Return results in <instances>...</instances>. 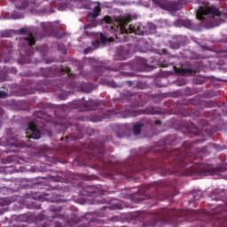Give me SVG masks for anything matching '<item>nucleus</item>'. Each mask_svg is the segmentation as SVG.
<instances>
[{
    "label": "nucleus",
    "instance_id": "1",
    "mask_svg": "<svg viewBox=\"0 0 227 227\" xmlns=\"http://www.w3.org/2000/svg\"><path fill=\"white\" fill-rule=\"evenodd\" d=\"M176 143H180L179 138L167 137L154 148H140L136 158H129L124 163L119 165V180H121V176L130 178L134 173L146 169L158 171L161 176L173 175L178 171H182L180 175L183 176H191V175L214 176L221 173L219 168H213L205 163H194L189 167L196 157L191 153L192 143L186 141L180 149L173 147Z\"/></svg>",
    "mask_w": 227,
    "mask_h": 227
},
{
    "label": "nucleus",
    "instance_id": "2",
    "mask_svg": "<svg viewBox=\"0 0 227 227\" xmlns=\"http://www.w3.org/2000/svg\"><path fill=\"white\" fill-rule=\"evenodd\" d=\"M197 211L192 209H168L163 208L158 214L152 213L148 215V218L151 221L148 223H144V227L151 226L154 227L160 223L161 224H178L184 220H180V217H186L187 219H196Z\"/></svg>",
    "mask_w": 227,
    "mask_h": 227
},
{
    "label": "nucleus",
    "instance_id": "3",
    "mask_svg": "<svg viewBox=\"0 0 227 227\" xmlns=\"http://www.w3.org/2000/svg\"><path fill=\"white\" fill-rule=\"evenodd\" d=\"M166 187V183L162 181L151 183L149 184L142 185L138 191L135 193H132L129 196V200L133 203H141L145 200H160L159 189Z\"/></svg>",
    "mask_w": 227,
    "mask_h": 227
},
{
    "label": "nucleus",
    "instance_id": "4",
    "mask_svg": "<svg viewBox=\"0 0 227 227\" xmlns=\"http://www.w3.org/2000/svg\"><path fill=\"white\" fill-rule=\"evenodd\" d=\"M221 15H223V12L214 6H200L196 12V19L200 20L201 25L207 29H212V27L219 26V24H221V20L215 17H221Z\"/></svg>",
    "mask_w": 227,
    "mask_h": 227
},
{
    "label": "nucleus",
    "instance_id": "5",
    "mask_svg": "<svg viewBox=\"0 0 227 227\" xmlns=\"http://www.w3.org/2000/svg\"><path fill=\"white\" fill-rule=\"evenodd\" d=\"M146 67V60L143 58H137L129 64L119 63L117 67L109 68L102 66H98L96 68L98 75H103L106 70H112V72H121V75L127 77H132L133 74L129 72H122L121 70H135V72H143V69Z\"/></svg>",
    "mask_w": 227,
    "mask_h": 227
},
{
    "label": "nucleus",
    "instance_id": "6",
    "mask_svg": "<svg viewBox=\"0 0 227 227\" xmlns=\"http://www.w3.org/2000/svg\"><path fill=\"white\" fill-rule=\"evenodd\" d=\"M105 192H107L106 190H102V186H85L80 192L82 196L91 197L90 205H106V199L102 198Z\"/></svg>",
    "mask_w": 227,
    "mask_h": 227
},
{
    "label": "nucleus",
    "instance_id": "7",
    "mask_svg": "<svg viewBox=\"0 0 227 227\" xmlns=\"http://www.w3.org/2000/svg\"><path fill=\"white\" fill-rule=\"evenodd\" d=\"M132 21V18L130 16L122 17L118 19L117 29L119 30L118 34L115 35L117 42H125L127 39L125 35H129V33H135L137 35V28L136 27H132V25L129 24Z\"/></svg>",
    "mask_w": 227,
    "mask_h": 227
},
{
    "label": "nucleus",
    "instance_id": "8",
    "mask_svg": "<svg viewBox=\"0 0 227 227\" xmlns=\"http://www.w3.org/2000/svg\"><path fill=\"white\" fill-rule=\"evenodd\" d=\"M42 32L34 30L33 33L36 38H45L47 35H54V38L61 40L65 36V33L59 31V28L51 22H41L40 24Z\"/></svg>",
    "mask_w": 227,
    "mask_h": 227
},
{
    "label": "nucleus",
    "instance_id": "9",
    "mask_svg": "<svg viewBox=\"0 0 227 227\" xmlns=\"http://www.w3.org/2000/svg\"><path fill=\"white\" fill-rule=\"evenodd\" d=\"M40 75H42V77H61V75H67L68 81H70V78L74 77V74H72V69H70V67L42 68L40 71Z\"/></svg>",
    "mask_w": 227,
    "mask_h": 227
},
{
    "label": "nucleus",
    "instance_id": "10",
    "mask_svg": "<svg viewBox=\"0 0 227 227\" xmlns=\"http://www.w3.org/2000/svg\"><path fill=\"white\" fill-rule=\"evenodd\" d=\"M50 212L53 214V219H60V221L66 223L67 226H73L74 224H77V223H79V218H77V216L72 215L71 217H69L67 215L61 214V207H56L51 206L50 207Z\"/></svg>",
    "mask_w": 227,
    "mask_h": 227
},
{
    "label": "nucleus",
    "instance_id": "11",
    "mask_svg": "<svg viewBox=\"0 0 227 227\" xmlns=\"http://www.w3.org/2000/svg\"><path fill=\"white\" fill-rule=\"evenodd\" d=\"M192 128H188L189 134H194V136H201L205 132L207 136H210L212 132H215V129H211L209 130L208 121L202 120L200 122V127H202V130H200L198 128L194 127V124L191 125Z\"/></svg>",
    "mask_w": 227,
    "mask_h": 227
},
{
    "label": "nucleus",
    "instance_id": "12",
    "mask_svg": "<svg viewBox=\"0 0 227 227\" xmlns=\"http://www.w3.org/2000/svg\"><path fill=\"white\" fill-rule=\"evenodd\" d=\"M139 114H159V111L153 108H147L144 110H126L122 112V118H136Z\"/></svg>",
    "mask_w": 227,
    "mask_h": 227
},
{
    "label": "nucleus",
    "instance_id": "13",
    "mask_svg": "<svg viewBox=\"0 0 227 227\" xmlns=\"http://www.w3.org/2000/svg\"><path fill=\"white\" fill-rule=\"evenodd\" d=\"M24 45L21 46V49H25V54L26 56H33L35 54V50H33V45L36 43V39L35 38V35L33 33H29L28 36L25 37L23 39Z\"/></svg>",
    "mask_w": 227,
    "mask_h": 227
},
{
    "label": "nucleus",
    "instance_id": "14",
    "mask_svg": "<svg viewBox=\"0 0 227 227\" xmlns=\"http://www.w3.org/2000/svg\"><path fill=\"white\" fill-rule=\"evenodd\" d=\"M67 86L71 88V90H77L79 88L83 93H91L93 91V85L91 83L70 82V83H67Z\"/></svg>",
    "mask_w": 227,
    "mask_h": 227
},
{
    "label": "nucleus",
    "instance_id": "15",
    "mask_svg": "<svg viewBox=\"0 0 227 227\" xmlns=\"http://www.w3.org/2000/svg\"><path fill=\"white\" fill-rule=\"evenodd\" d=\"M61 1L62 3H82L84 0H59ZM29 4H38V0H30V2L27 1H23L21 3V5L16 4V8L18 10H25V8H27Z\"/></svg>",
    "mask_w": 227,
    "mask_h": 227
},
{
    "label": "nucleus",
    "instance_id": "16",
    "mask_svg": "<svg viewBox=\"0 0 227 227\" xmlns=\"http://www.w3.org/2000/svg\"><path fill=\"white\" fill-rule=\"evenodd\" d=\"M75 109H79V111H93L96 107H99L98 103L97 101L90 99L86 103L82 104L83 109L81 108L79 103H74Z\"/></svg>",
    "mask_w": 227,
    "mask_h": 227
},
{
    "label": "nucleus",
    "instance_id": "17",
    "mask_svg": "<svg viewBox=\"0 0 227 227\" xmlns=\"http://www.w3.org/2000/svg\"><path fill=\"white\" fill-rule=\"evenodd\" d=\"M29 130L31 134L27 137L28 139H40L42 137V133L38 130V128L35 122L31 121L28 124L27 131Z\"/></svg>",
    "mask_w": 227,
    "mask_h": 227
},
{
    "label": "nucleus",
    "instance_id": "18",
    "mask_svg": "<svg viewBox=\"0 0 227 227\" xmlns=\"http://www.w3.org/2000/svg\"><path fill=\"white\" fill-rule=\"evenodd\" d=\"M111 118V112L105 113L104 111L98 112V114L95 113L91 117L90 121H92L94 123H97V121H102V120H107Z\"/></svg>",
    "mask_w": 227,
    "mask_h": 227
},
{
    "label": "nucleus",
    "instance_id": "19",
    "mask_svg": "<svg viewBox=\"0 0 227 227\" xmlns=\"http://www.w3.org/2000/svg\"><path fill=\"white\" fill-rule=\"evenodd\" d=\"M130 56V46L126 45V46H121L117 50V57L118 59H127Z\"/></svg>",
    "mask_w": 227,
    "mask_h": 227
},
{
    "label": "nucleus",
    "instance_id": "20",
    "mask_svg": "<svg viewBox=\"0 0 227 227\" xmlns=\"http://www.w3.org/2000/svg\"><path fill=\"white\" fill-rule=\"evenodd\" d=\"M174 70L177 75H191L192 74H196V71L192 68H182L175 67Z\"/></svg>",
    "mask_w": 227,
    "mask_h": 227
},
{
    "label": "nucleus",
    "instance_id": "21",
    "mask_svg": "<svg viewBox=\"0 0 227 227\" xmlns=\"http://www.w3.org/2000/svg\"><path fill=\"white\" fill-rule=\"evenodd\" d=\"M43 200H46V201H50L51 203H61L63 201L61 197L56 193L46 194Z\"/></svg>",
    "mask_w": 227,
    "mask_h": 227
},
{
    "label": "nucleus",
    "instance_id": "22",
    "mask_svg": "<svg viewBox=\"0 0 227 227\" xmlns=\"http://www.w3.org/2000/svg\"><path fill=\"white\" fill-rule=\"evenodd\" d=\"M40 201H42V197H39L38 200H34L30 203L27 204V208H29L30 210H40V208H42Z\"/></svg>",
    "mask_w": 227,
    "mask_h": 227
},
{
    "label": "nucleus",
    "instance_id": "23",
    "mask_svg": "<svg viewBox=\"0 0 227 227\" xmlns=\"http://www.w3.org/2000/svg\"><path fill=\"white\" fill-rule=\"evenodd\" d=\"M115 134L119 139H121L122 137H125L127 134H129V129H127V126L121 125L119 126V129L115 131Z\"/></svg>",
    "mask_w": 227,
    "mask_h": 227
},
{
    "label": "nucleus",
    "instance_id": "24",
    "mask_svg": "<svg viewBox=\"0 0 227 227\" xmlns=\"http://www.w3.org/2000/svg\"><path fill=\"white\" fill-rule=\"evenodd\" d=\"M33 219V215L31 214H24L20 215L16 217V220L20 223H31V220Z\"/></svg>",
    "mask_w": 227,
    "mask_h": 227
},
{
    "label": "nucleus",
    "instance_id": "25",
    "mask_svg": "<svg viewBox=\"0 0 227 227\" xmlns=\"http://www.w3.org/2000/svg\"><path fill=\"white\" fill-rule=\"evenodd\" d=\"M144 127H145V123L143 121L135 123L133 125V134L135 136H139V134H141V130Z\"/></svg>",
    "mask_w": 227,
    "mask_h": 227
},
{
    "label": "nucleus",
    "instance_id": "26",
    "mask_svg": "<svg viewBox=\"0 0 227 227\" xmlns=\"http://www.w3.org/2000/svg\"><path fill=\"white\" fill-rule=\"evenodd\" d=\"M180 26L186 27L187 29H194V23L191 20H180L179 21Z\"/></svg>",
    "mask_w": 227,
    "mask_h": 227
},
{
    "label": "nucleus",
    "instance_id": "27",
    "mask_svg": "<svg viewBox=\"0 0 227 227\" xmlns=\"http://www.w3.org/2000/svg\"><path fill=\"white\" fill-rule=\"evenodd\" d=\"M106 208H109V210H121L123 209V205L120 203L113 204L112 206H104L101 210H106Z\"/></svg>",
    "mask_w": 227,
    "mask_h": 227
},
{
    "label": "nucleus",
    "instance_id": "28",
    "mask_svg": "<svg viewBox=\"0 0 227 227\" xmlns=\"http://www.w3.org/2000/svg\"><path fill=\"white\" fill-rule=\"evenodd\" d=\"M102 12V9H100L99 5H96L92 11V12H90L89 15L92 17V19H97L100 15V12Z\"/></svg>",
    "mask_w": 227,
    "mask_h": 227
},
{
    "label": "nucleus",
    "instance_id": "29",
    "mask_svg": "<svg viewBox=\"0 0 227 227\" xmlns=\"http://www.w3.org/2000/svg\"><path fill=\"white\" fill-rule=\"evenodd\" d=\"M76 178H78L79 180L90 181V180H95V176H86V175L79 174Z\"/></svg>",
    "mask_w": 227,
    "mask_h": 227
},
{
    "label": "nucleus",
    "instance_id": "30",
    "mask_svg": "<svg viewBox=\"0 0 227 227\" xmlns=\"http://www.w3.org/2000/svg\"><path fill=\"white\" fill-rule=\"evenodd\" d=\"M12 203V199L10 198H1L0 199V207H8Z\"/></svg>",
    "mask_w": 227,
    "mask_h": 227
},
{
    "label": "nucleus",
    "instance_id": "31",
    "mask_svg": "<svg viewBox=\"0 0 227 227\" xmlns=\"http://www.w3.org/2000/svg\"><path fill=\"white\" fill-rule=\"evenodd\" d=\"M93 215H98V213L93 212V213H86L85 219L89 221V223H93L95 219L93 218Z\"/></svg>",
    "mask_w": 227,
    "mask_h": 227
},
{
    "label": "nucleus",
    "instance_id": "32",
    "mask_svg": "<svg viewBox=\"0 0 227 227\" xmlns=\"http://www.w3.org/2000/svg\"><path fill=\"white\" fill-rule=\"evenodd\" d=\"M203 107H215V103L212 101H200Z\"/></svg>",
    "mask_w": 227,
    "mask_h": 227
},
{
    "label": "nucleus",
    "instance_id": "33",
    "mask_svg": "<svg viewBox=\"0 0 227 227\" xmlns=\"http://www.w3.org/2000/svg\"><path fill=\"white\" fill-rule=\"evenodd\" d=\"M203 198V192L201 191L193 192V200L194 201L198 200H201Z\"/></svg>",
    "mask_w": 227,
    "mask_h": 227
},
{
    "label": "nucleus",
    "instance_id": "34",
    "mask_svg": "<svg viewBox=\"0 0 227 227\" xmlns=\"http://www.w3.org/2000/svg\"><path fill=\"white\" fill-rule=\"evenodd\" d=\"M23 17H24V15H22V13H19L18 12H13L12 13V18L14 20L22 19Z\"/></svg>",
    "mask_w": 227,
    "mask_h": 227
},
{
    "label": "nucleus",
    "instance_id": "35",
    "mask_svg": "<svg viewBox=\"0 0 227 227\" xmlns=\"http://www.w3.org/2000/svg\"><path fill=\"white\" fill-rule=\"evenodd\" d=\"M109 88H121V85L117 84L114 81H110L107 82Z\"/></svg>",
    "mask_w": 227,
    "mask_h": 227
},
{
    "label": "nucleus",
    "instance_id": "36",
    "mask_svg": "<svg viewBox=\"0 0 227 227\" xmlns=\"http://www.w3.org/2000/svg\"><path fill=\"white\" fill-rule=\"evenodd\" d=\"M108 221H111L112 223H119V221H121V217L115 215L108 218Z\"/></svg>",
    "mask_w": 227,
    "mask_h": 227
},
{
    "label": "nucleus",
    "instance_id": "37",
    "mask_svg": "<svg viewBox=\"0 0 227 227\" xmlns=\"http://www.w3.org/2000/svg\"><path fill=\"white\" fill-rule=\"evenodd\" d=\"M1 47H4L5 49H12V47H13V44H12V43H2Z\"/></svg>",
    "mask_w": 227,
    "mask_h": 227
},
{
    "label": "nucleus",
    "instance_id": "38",
    "mask_svg": "<svg viewBox=\"0 0 227 227\" xmlns=\"http://www.w3.org/2000/svg\"><path fill=\"white\" fill-rule=\"evenodd\" d=\"M100 41L102 43H107V36H106L104 34H100Z\"/></svg>",
    "mask_w": 227,
    "mask_h": 227
},
{
    "label": "nucleus",
    "instance_id": "39",
    "mask_svg": "<svg viewBox=\"0 0 227 227\" xmlns=\"http://www.w3.org/2000/svg\"><path fill=\"white\" fill-rule=\"evenodd\" d=\"M92 45L94 46V49H98L100 47V41H93Z\"/></svg>",
    "mask_w": 227,
    "mask_h": 227
},
{
    "label": "nucleus",
    "instance_id": "40",
    "mask_svg": "<svg viewBox=\"0 0 227 227\" xmlns=\"http://www.w3.org/2000/svg\"><path fill=\"white\" fill-rule=\"evenodd\" d=\"M170 47L171 49H180V44L176 43H171Z\"/></svg>",
    "mask_w": 227,
    "mask_h": 227
},
{
    "label": "nucleus",
    "instance_id": "41",
    "mask_svg": "<svg viewBox=\"0 0 227 227\" xmlns=\"http://www.w3.org/2000/svg\"><path fill=\"white\" fill-rule=\"evenodd\" d=\"M8 97V93L4 90H0V98H6Z\"/></svg>",
    "mask_w": 227,
    "mask_h": 227
},
{
    "label": "nucleus",
    "instance_id": "42",
    "mask_svg": "<svg viewBox=\"0 0 227 227\" xmlns=\"http://www.w3.org/2000/svg\"><path fill=\"white\" fill-rule=\"evenodd\" d=\"M105 21L106 22V24H111V22H113V20L110 18V16H106Z\"/></svg>",
    "mask_w": 227,
    "mask_h": 227
},
{
    "label": "nucleus",
    "instance_id": "43",
    "mask_svg": "<svg viewBox=\"0 0 227 227\" xmlns=\"http://www.w3.org/2000/svg\"><path fill=\"white\" fill-rule=\"evenodd\" d=\"M26 33H27V29L26 28H20L19 30V35H26Z\"/></svg>",
    "mask_w": 227,
    "mask_h": 227
},
{
    "label": "nucleus",
    "instance_id": "44",
    "mask_svg": "<svg viewBox=\"0 0 227 227\" xmlns=\"http://www.w3.org/2000/svg\"><path fill=\"white\" fill-rule=\"evenodd\" d=\"M92 51H93V48L89 47V48H86L83 52L84 54H90V52H91Z\"/></svg>",
    "mask_w": 227,
    "mask_h": 227
},
{
    "label": "nucleus",
    "instance_id": "45",
    "mask_svg": "<svg viewBox=\"0 0 227 227\" xmlns=\"http://www.w3.org/2000/svg\"><path fill=\"white\" fill-rule=\"evenodd\" d=\"M213 148L216 150V152H221V150H223L222 148H219V146L215 144L212 145Z\"/></svg>",
    "mask_w": 227,
    "mask_h": 227
},
{
    "label": "nucleus",
    "instance_id": "46",
    "mask_svg": "<svg viewBox=\"0 0 227 227\" xmlns=\"http://www.w3.org/2000/svg\"><path fill=\"white\" fill-rule=\"evenodd\" d=\"M2 36H3L4 38H8V36H10V33L5 32V33H4V34L2 35Z\"/></svg>",
    "mask_w": 227,
    "mask_h": 227
},
{
    "label": "nucleus",
    "instance_id": "47",
    "mask_svg": "<svg viewBox=\"0 0 227 227\" xmlns=\"http://www.w3.org/2000/svg\"><path fill=\"white\" fill-rule=\"evenodd\" d=\"M127 82V84L130 87V88H132V86H134V82H130V81H129V82Z\"/></svg>",
    "mask_w": 227,
    "mask_h": 227
},
{
    "label": "nucleus",
    "instance_id": "48",
    "mask_svg": "<svg viewBox=\"0 0 227 227\" xmlns=\"http://www.w3.org/2000/svg\"><path fill=\"white\" fill-rule=\"evenodd\" d=\"M155 125H160L162 123V121H160V120H156L154 121Z\"/></svg>",
    "mask_w": 227,
    "mask_h": 227
},
{
    "label": "nucleus",
    "instance_id": "49",
    "mask_svg": "<svg viewBox=\"0 0 227 227\" xmlns=\"http://www.w3.org/2000/svg\"><path fill=\"white\" fill-rule=\"evenodd\" d=\"M183 116H189V114L187 112L182 113L181 114Z\"/></svg>",
    "mask_w": 227,
    "mask_h": 227
},
{
    "label": "nucleus",
    "instance_id": "50",
    "mask_svg": "<svg viewBox=\"0 0 227 227\" xmlns=\"http://www.w3.org/2000/svg\"><path fill=\"white\" fill-rule=\"evenodd\" d=\"M162 53L163 54H167L168 53V51L166 49H162Z\"/></svg>",
    "mask_w": 227,
    "mask_h": 227
},
{
    "label": "nucleus",
    "instance_id": "51",
    "mask_svg": "<svg viewBox=\"0 0 227 227\" xmlns=\"http://www.w3.org/2000/svg\"><path fill=\"white\" fill-rule=\"evenodd\" d=\"M55 227H61V224L60 223H56Z\"/></svg>",
    "mask_w": 227,
    "mask_h": 227
},
{
    "label": "nucleus",
    "instance_id": "52",
    "mask_svg": "<svg viewBox=\"0 0 227 227\" xmlns=\"http://www.w3.org/2000/svg\"><path fill=\"white\" fill-rule=\"evenodd\" d=\"M4 212L2 210H0V215H3Z\"/></svg>",
    "mask_w": 227,
    "mask_h": 227
},
{
    "label": "nucleus",
    "instance_id": "53",
    "mask_svg": "<svg viewBox=\"0 0 227 227\" xmlns=\"http://www.w3.org/2000/svg\"><path fill=\"white\" fill-rule=\"evenodd\" d=\"M140 35H143V32H141Z\"/></svg>",
    "mask_w": 227,
    "mask_h": 227
},
{
    "label": "nucleus",
    "instance_id": "54",
    "mask_svg": "<svg viewBox=\"0 0 227 227\" xmlns=\"http://www.w3.org/2000/svg\"><path fill=\"white\" fill-rule=\"evenodd\" d=\"M82 100H84V98H82Z\"/></svg>",
    "mask_w": 227,
    "mask_h": 227
},
{
    "label": "nucleus",
    "instance_id": "55",
    "mask_svg": "<svg viewBox=\"0 0 227 227\" xmlns=\"http://www.w3.org/2000/svg\"><path fill=\"white\" fill-rule=\"evenodd\" d=\"M20 227H24V225H21Z\"/></svg>",
    "mask_w": 227,
    "mask_h": 227
},
{
    "label": "nucleus",
    "instance_id": "56",
    "mask_svg": "<svg viewBox=\"0 0 227 227\" xmlns=\"http://www.w3.org/2000/svg\"><path fill=\"white\" fill-rule=\"evenodd\" d=\"M46 63H49V61H46Z\"/></svg>",
    "mask_w": 227,
    "mask_h": 227
}]
</instances>
